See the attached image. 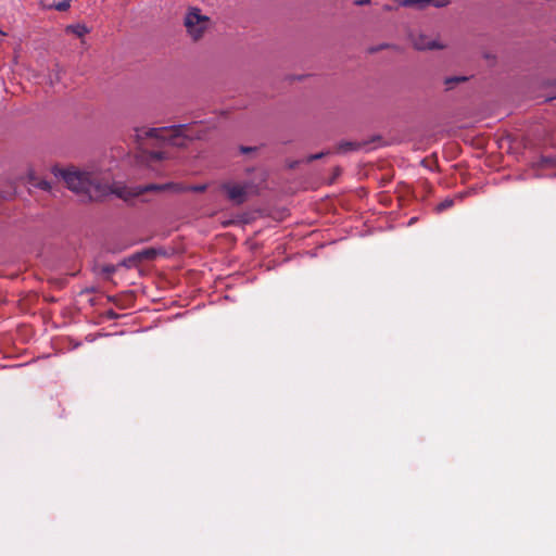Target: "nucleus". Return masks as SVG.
I'll return each instance as SVG.
<instances>
[{
    "label": "nucleus",
    "instance_id": "f257e3e1",
    "mask_svg": "<svg viewBox=\"0 0 556 556\" xmlns=\"http://www.w3.org/2000/svg\"><path fill=\"white\" fill-rule=\"evenodd\" d=\"M52 173L55 177L62 178L70 190L85 195L89 201H100L109 194H116L121 199L128 200L149 191L174 190L179 192L189 190L203 192L206 190L205 185L181 187L175 184H150L144 187L130 189L125 186L115 185L111 172L99 168L96 165L87 166L84 169L75 166L67 168L55 166Z\"/></svg>",
    "mask_w": 556,
    "mask_h": 556
},
{
    "label": "nucleus",
    "instance_id": "f03ea898",
    "mask_svg": "<svg viewBox=\"0 0 556 556\" xmlns=\"http://www.w3.org/2000/svg\"><path fill=\"white\" fill-rule=\"evenodd\" d=\"M206 135L205 125L202 122L180 124L170 127L137 128L136 139L142 144L146 139H156L174 147H186L189 141L203 139Z\"/></svg>",
    "mask_w": 556,
    "mask_h": 556
},
{
    "label": "nucleus",
    "instance_id": "7ed1b4c3",
    "mask_svg": "<svg viewBox=\"0 0 556 556\" xmlns=\"http://www.w3.org/2000/svg\"><path fill=\"white\" fill-rule=\"evenodd\" d=\"M212 25L211 18L201 13L198 8H190L185 17L184 26L192 41L201 40Z\"/></svg>",
    "mask_w": 556,
    "mask_h": 556
},
{
    "label": "nucleus",
    "instance_id": "20e7f679",
    "mask_svg": "<svg viewBox=\"0 0 556 556\" xmlns=\"http://www.w3.org/2000/svg\"><path fill=\"white\" fill-rule=\"evenodd\" d=\"M252 182H224L222 190L227 194V198L235 204H242L248 199V195L254 190Z\"/></svg>",
    "mask_w": 556,
    "mask_h": 556
},
{
    "label": "nucleus",
    "instance_id": "39448f33",
    "mask_svg": "<svg viewBox=\"0 0 556 556\" xmlns=\"http://www.w3.org/2000/svg\"><path fill=\"white\" fill-rule=\"evenodd\" d=\"M164 159H166L165 153L161 152V151L151 152V151L142 150L137 155V161L139 164L147 166L148 168H150L152 172H154L156 174L160 173L157 165Z\"/></svg>",
    "mask_w": 556,
    "mask_h": 556
},
{
    "label": "nucleus",
    "instance_id": "423d86ee",
    "mask_svg": "<svg viewBox=\"0 0 556 556\" xmlns=\"http://www.w3.org/2000/svg\"><path fill=\"white\" fill-rule=\"evenodd\" d=\"M410 40L416 50H441L445 46L426 34H412Z\"/></svg>",
    "mask_w": 556,
    "mask_h": 556
},
{
    "label": "nucleus",
    "instance_id": "0eeeda50",
    "mask_svg": "<svg viewBox=\"0 0 556 556\" xmlns=\"http://www.w3.org/2000/svg\"><path fill=\"white\" fill-rule=\"evenodd\" d=\"M362 147L361 143L358 142H354V141H342L340 143H338L337 148H336V151L338 153H346V152H350V151H354V150H357Z\"/></svg>",
    "mask_w": 556,
    "mask_h": 556
},
{
    "label": "nucleus",
    "instance_id": "6e6552de",
    "mask_svg": "<svg viewBox=\"0 0 556 556\" xmlns=\"http://www.w3.org/2000/svg\"><path fill=\"white\" fill-rule=\"evenodd\" d=\"M399 4L402 7H406V8L416 7L420 10H424L425 8H427L429 5V1L428 0H401L399 2Z\"/></svg>",
    "mask_w": 556,
    "mask_h": 556
},
{
    "label": "nucleus",
    "instance_id": "1a4fd4ad",
    "mask_svg": "<svg viewBox=\"0 0 556 556\" xmlns=\"http://www.w3.org/2000/svg\"><path fill=\"white\" fill-rule=\"evenodd\" d=\"M467 80H468L467 76H451V77H446L444 79V85L446 86V89L450 90V89H453L455 87V85H457L459 83H465Z\"/></svg>",
    "mask_w": 556,
    "mask_h": 556
},
{
    "label": "nucleus",
    "instance_id": "9d476101",
    "mask_svg": "<svg viewBox=\"0 0 556 556\" xmlns=\"http://www.w3.org/2000/svg\"><path fill=\"white\" fill-rule=\"evenodd\" d=\"M157 254H159L157 250L150 248V249H144L141 252H138L136 254V257L138 260H154Z\"/></svg>",
    "mask_w": 556,
    "mask_h": 556
},
{
    "label": "nucleus",
    "instance_id": "9b49d317",
    "mask_svg": "<svg viewBox=\"0 0 556 556\" xmlns=\"http://www.w3.org/2000/svg\"><path fill=\"white\" fill-rule=\"evenodd\" d=\"M67 31L75 34L77 37H83L89 33V29L83 24H76L68 26Z\"/></svg>",
    "mask_w": 556,
    "mask_h": 556
},
{
    "label": "nucleus",
    "instance_id": "f8f14e48",
    "mask_svg": "<svg viewBox=\"0 0 556 556\" xmlns=\"http://www.w3.org/2000/svg\"><path fill=\"white\" fill-rule=\"evenodd\" d=\"M116 271L115 265H103L100 268V273L104 276L105 279H110L111 276Z\"/></svg>",
    "mask_w": 556,
    "mask_h": 556
},
{
    "label": "nucleus",
    "instance_id": "ddd939ff",
    "mask_svg": "<svg viewBox=\"0 0 556 556\" xmlns=\"http://www.w3.org/2000/svg\"><path fill=\"white\" fill-rule=\"evenodd\" d=\"M50 84L54 85L55 83L60 81L61 79V70L56 66L55 70L52 71V73L49 76Z\"/></svg>",
    "mask_w": 556,
    "mask_h": 556
},
{
    "label": "nucleus",
    "instance_id": "4468645a",
    "mask_svg": "<svg viewBox=\"0 0 556 556\" xmlns=\"http://www.w3.org/2000/svg\"><path fill=\"white\" fill-rule=\"evenodd\" d=\"M454 204V201L452 199H445L444 201H442L438 206H437V210L439 212H442V211H445L450 207H452Z\"/></svg>",
    "mask_w": 556,
    "mask_h": 556
},
{
    "label": "nucleus",
    "instance_id": "2eb2a0df",
    "mask_svg": "<svg viewBox=\"0 0 556 556\" xmlns=\"http://www.w3.org/2000/svg\"><path fill=\"white\" fill-rule=\"evenodd\" d=\"M71 1L72 0H62L59 3L54 4V8L60 12H64L71 7Z\"/></svg>",
    "mask_w": 556,
    "mask_h": 556
},
{
    "label": "nucleus",
    "instance_id": "dca6fc26",
    "mask_svg": "<svg viewBox=\"0 0 556 556\" xmlns=\"http://www.w3.org/2000/svg\"><path fill=\"white\" fill-rule=\"evenodd\" d=\"M541 163L543 166H556V156H542Z\"/></svg>",
    "mask_w": 556,
    "mask_h": 556
},
{
    "label": "nucleus",
    "instance_id": "f3484780",
    "mask_svg": "<svg viewBox=\"0 0 556 556\" xmlns=\"http://www.w3.org/2000/svg\"><path fill=\"white\" fill-rule=\"evenodd\" d=\"M329 152H319V153H315V154H311L306 157V163H312L313 161H316V160H319L321 157H324L325 155H328Z\"/></svg>",
    "mask_w": 556,
    "mask_h": 556
},
{
    "label": "nucleus",
    "instance_id": "a211bd4d",
    "mask_svg": "<svg viewBox=\"0 0 556 556\" xmlns=\"http://www.w3.org/2000/svg\"><path fill=\"white\" fill-rule=\"evenodd\" d=\"M428 1H429V5H433L437 8H443L450 3L448 0H428Z\"/></svg>",
    "mask_w": 556,
    "mask_h": 556
},
{
    "label": "nucleus",
    "instance_id": "6ab92c4d",
    "mask_svg": "<svg viewBox=\"0 0 556 556\" xmlns=\"http://www.w3.org/2000/svg\"><path fill=\"white\" fill-rule=\"evenodd\" d=\"M35 185L37 187H39L40 189H42V190H50L51 189V185L47 180H40V181L36 182Z\"/></svg>",
    "mask_w": 556,
    "mask_h": 556
},
{
    "label": "nucleus",
    "instance_id": "aec40b11",
    "mask_svg": "<svg viewBox=\"0 0 556 556\" xmlns=\"http://www.w3.org/2000/svg\"><path fill=\"white\" fill-rule=\"evenodd\" d=\"M255 150H256V148H253V147H244V146L240 147L241 153H249V152H252Z\"/></svg>",
    "mask_w": 556,
    "mask_h": 556
},
{
    "label": "nucleus",
    "instance_id": "412c9836",
    "mask_svg": "<svg viewBox=\"0 0 556 556\" xmlns=\"http://www.w3.org/2000/svg\"><path fill=\"white\" fill-rule=\"evenodd\" d=\"M370 3H371V0H356V1H355V4H356V5H359V7H361V5H368V4H370Z\"/></svg>",
    "mask_w": 556,
    "mask_h": 556
},
{
    "label": "nucleus",
    "instance_id": "4be33fe9",
    "mask_svg": "<svg viewBox=\"0 0 556 556\" xmlns=\"http://www.w3.org/2000/svg\"><path fill=\"white\" fill-rule=\"evenodd\" d=\"M0 199H3V197L0 194Z\"/></svg>",
    "mask_w": 556,
    "mask_h": 556
}]
</instances>
